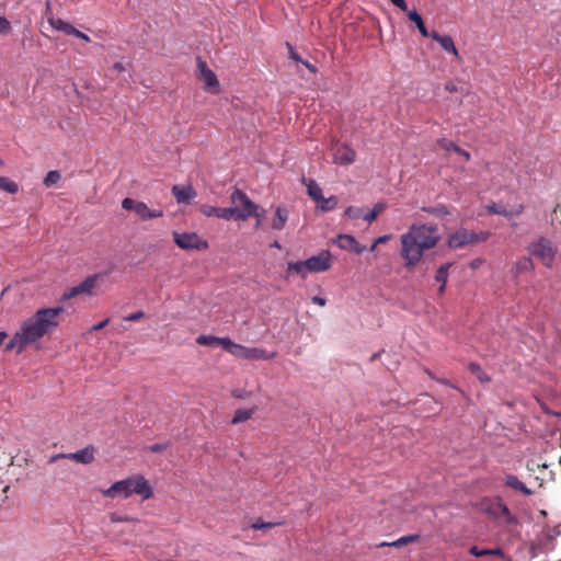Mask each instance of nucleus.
Masks as SVG:
<instances>
[{
    "instance_id": "nucleus-42",
    "label": "nucleus",
    "mask_w": 561,
    "mask_h": 561,
    "mask_svg": "<svg viewBox=\"0 0 561 561\" xmlns=\"http://www.w3.org/2000/svg\"><path fill=\"white\" fill-rule=\"evenodd\" d=\"M11 32V23L4 16H0V35H8Z\"/></svg>"
},
{
    "instance_id": "nucleus-23",
    "label": "nucleus",
    "mask_w": 561,
    "mask_h": 561,
    "mask_svg": "<svg viewBox=\"0 0 561 561\" xmlns=\"http://www.w3.org/2000/svg\"><path fill=\"white\" fill-rule=\"evenodd\" d=\"M288 220V210L283 206H277L272 220V229L283 230Z\"/></svg>"
},
{
    "instance_id": "nucleus-48",
    "label": "nucleus",
    "mask_w": 561,
    "mask_h": 561,
    "mask_svg": "<svg viewBox=\"0 0 561 561\" xmlns=\"http://www.w3.org/2000/svg\"><path fill=\"white\" fill-rule=\"evenodd\" d=\"M390 1L392 2L393 5H396L400 10L408 11V5H407L405 0H390Z\"/></svg>"
},
{
    "instance_id": "nucleus-51",
    "label": "nucleus",
    "mask_w": 561,
    "mask_h": 561,
    "mask_svg": "<svg viewBox=\"0 0 561 561\" xmlns=\"http://www.w3.org/2000/svg\"><path fill=\"white\" fill-rule=\"evenodd\" d=\"M265 214V209L261 208L259 205H256V209H255V214H252L251 217H255V218H260L262 219V217L264 216Z\"/></svg>"
},
{
    "instance_id": "nucleus-44",
    "label": "nucleus",
    "mask_w": 561,
    "mask_h": 561,
    "mask_svg": "<svg viewBox=\"0 0 561 561\" xmlns=\"http://www.w3.org/2000/svg\"><path fill=\"white\" fill-rule=\"evenodd\" d=\"M110 519L112 523L136 522V519L130 516H121L117 513L111 514Z\"/></svg>"
},
{
    "instance_id": "nucleus-62",
    "label": "nucleus",
    "mask_w": 561,
    "mask_h": 561,
    "mask_svg": "<svg viewBox=\"0 0 561 561\" xmlns=\"http://www.w3.org/2000/svg\"><path fill=\"white\" fill-rule=\"evenodd\" d=\"M262 226V219L256 218L255 228L259 229Z\"/></svg>"
},
{
    "instance_id": "nucleus-60",
    "label": "nucleus",
    "mask_w": 561,
    "mask_h": 561,
    "mask_svg": "<svg viewBox=\"0 0 561 561\" xmlns=\"http://www.w3.org/2000/svg\"><path fill=\"white\" fill-rule=\"evenodd\" d=\"M272 248H276V249H282V245L278 241H274L272 244H271Z\"/></svg>"
},
{
    "instance_id": "nucleus-6",
    "label": "nucleus",
    "mask_w": 561,
    "mask_h": 561,
    "mask_svg": "<svg viewBox=\"0 0 561 561\" xmlns=\"http://www.w3.org/2000/svg\"><path fill=\"white\" fill-rule=\"evenodd\" d=\"M228 344V353L237 358L249 360H266L275 357V353H268L262 347H247L231 341Z\"/></svg>"
},
{
    "instance_id": "nucleus-47",
    "label": "nucleus",
    "mask_w": 561,
    "mask_h": 561,
    "mask_svg": "<svg viewBox=\"0 0 561 561\" xmlns=\"http://www.w3.org/2000/svg\"><path fill=\"white\" fill-rule=\"evenodd\" d=\"M145 313L142 311H137L134 313H130L124 318L125 321H138L141 318H144Z\"/></svg>"
},
{
    "instance_id": "nucleus-4",
    "label": "nucleus",
    "mask_w": 561,
    "mask_h": 561,
    "mask_svg": "<svg viewBox=\"0 0 561 561\" xmlns=\"http://www.w3.org/2000/svg\"><path fill=\"white\" fill-rule=\"evenodd\" d=\"M529 256L537 259L546 268L552 270L559 256V248L551 239L539 237L527 245Z\"/></svg>"
},
{
    "instance_id": "nucleus-38",
    "label": "nucleus",
    "mask_w": 561,
    "mask_h": 561,
    "mask_svg": "<svg viewBox=\"0 0 561 561\" xmlns=\"http://www.w3.org/2000/svg\"><path fill=\"white\" fill-rule=\"evenodd\" d=\"M317 205L322 211H329L336 207L337 198L335 196H331L329 198L323 197L322 201H320V204Z\"/></svg>"
},
{
    "instance_id": "nucleus-41",
    "label": "nucleus",
    "mask_w": 561,
    "mask_h": 561,
    "mask_svg": "<svg viewBox=\"0 0 561 561\" xmlns=\"http://www.w3.org/2000/svg\"><path fill=\"white\" fill-rule=\"evenodd\" d=\"M345 216H347L348 218H352V219H357V218L362 217V209L358 207L348 206L345 209Z\"/></svg>"
},
{
    "instance_id": "nucleus-20",
    "label": "nucleus",
    "mask_w": 561,
    "mask_h": 561,
    "mask_svg": "<svg viewBox=\"0 0 561 561\" xmlns=\"http://www.w3.org/2000/svg\"><path fill=\"white\" fill-rule=\"evenodd\" d=\"M172 194L179 204L190 203L197 195L196 191L192 187V185H174L172 187Z\"/></svg>"
},
{
    "instance_id": "nucleus-59",
    "label": "nucleus",
    "mask_w": 561,
    "mask_h": 561,
    "mask_svg": "<svg viewBox=\"0 0 561 561\" xmlns=\"http://www.w3.org/2000/svg\"><path fill=\"white\" fill-rule=\"evenodd\" d=\"M7 336H8V334L5 332H0V346L2 345V343L4 342Z\"/></svg>"
},
{
    "instance_id": "nucleus-43",
    "label": "nucleus",
    "mask_w": 561,
    "mask_h": 561,
    "mask_svg": "<svg viewBox=\"0 0 561 561\" xmlns=\"http://www.w3.org/2000/svg\"><path fill=\"white\" fill-rule=\"evenodd\" d=\"M471 234H472V243L484 242L491 236L490 232H488V231H481L479 233H476V232L471 231Z\"/></svg>"
},
{
    "instance_id": "nucleus-53",
    "label": "nucleus",
    "mask_w": 561,
    "mask_h": 561,
    "mask_svg": "<svg viewBox=\"0 0 561 561\" xmlns=\"http://www.w3.org/2000/svg\"><path fill=\"white\" fill-rule=\"evenodd\" d=\"M76 33L77 34H75V36L80 38V39H83L84 42H90L91 41L90 37L87 34L82 33L81 31L77 30Z\"/></svg>"
},
{
    "instance_id": "nucleus-22",
    "label": "nucleus",
    "mask_w": 561,
    "mask_h": 561,
    "mask_svg": "<svg viewBox=\"0 0 561 561\" xmlns=\"http://www.w3.org/2000/svg\"><path fill=\"white\" fill-rule=\"evenodd\" d=\"M504 484L515 491L523 493L524 495H531L533 491L526 486L515 474H506L504 478Z\"/></svg>"
},
{
    "instance_id": "nucleus-52",
    "label": "nucleus",
    "mask_w": 561,
    "mask_h": 561,
    "mask_svg": "<svg viewBox=\"0 0 561 561\" xmlns=\"http://www.w3.org/2000/svg\"><path fill=\"white\" fill-rule=\"evenodd\" d=\"M289 46V56L291 59L296 60V61H302L299 57V55L293 49V47L288 44Z\"/></svg>"
},
{
    "instance_id": "nucleus-12",
    "label": "nucleus",
    "mask_w": 561,
    "mask_h": 561,
    "mask_svg": "<svg viewBox=\"0 0 561 561\" xmlns=\"http://www.w3.org/2000/svg\"><path fill=\"white\" fill-rule=\"evenodd\" d=\"M309 273L325 272L332 266L331 253L327 250L321 251L318 255H313L306 260Z\"/></svg>"
},
{
    "instance_id": "nucleus-21",
    "label": "nucleus",
    "mask_w": 561,
    "mask_h": 561,
    "mask_svg": "<svg viewBox=\"0 0 561 561\" xmlns=\"http://www.w3.org/2000/svg\"><path fill=\"white\" fill-rule=\"evenodd\" d=\"M197 344L204 346H221L225 351L228 352V344L231 340L229 337H217L214 335H199L196 339Z\"/></svg>"
},
{
    "instance_id": "nucleus-26",
    "label": "nucleus",
    "mask_w": 561,
    "mask_h": 561,
    "mask_svg": "<svg viewBox=\"0 0 561 561\" xmlns=\"http://www.w3.org/2000/svg\"><path fill=\"white\" fill-rule=\"evenodd\" d=\"M420 535L419 534H414V535H408V536H402L400 537L399 539L392 541V542H380L378 545L379 548H382V547H394V548H401L408 543H412V542H415L420 539Z\"/></svg>"
},
{
    "instance_id": "nucleus-14",
    "label": "nucleus",
    "mask_w": 561,
    "mask_h": 561,
    "mask_svg": "<svg viewBox=\"0 0 561 561\" xmlns=\"http://www.w3.org/2000/svg\"><path fill=\"white\" fill-rule=\"evenodd\" d=\"M431 38L433 41L437 42L446 53L455 56V58L457 60H461V56L459 55V51H458V49L454 43V39L450 35H442L436 31H432Z\"/></svg>"
},
{
    "instance_id": "nucleus-24",
    "label": "nucleus",
    "mask_w": 561,
    "mask_h": 561,
    "mask_svg": "<svg viewBox=\"0 0 561 561\" xmlns=\"http://www.w3.org/2000/svg\"><path fill=\"white\" fill-rule=\"evenodd\" d=\"M48 23L56 31L62 32L67 35L77 34V28L72 26L70 23L62 21L61 19H55L54 16H48Z\"/></svg>"
},
{
    "instance_id": "nucleus-9",
    "label": "nucleus",
    "mask_w": 561,
    "mask_h": 561,
    "mask_svg": "<svg viewBox=\"0 0 561 561\" xmlns=\"http://www.w3.org/2000/svg\"><path fill=\"white\" fill-rule=\"evenodd\" d=\"M197 77L204 83V89L210 93L219 92V80L216 73L207 66V62L202 57L196 58Z\"/></svg>"
},
{
    "instance_id": "nucleus-36",
    "label": "nucleus",
    "mask_w": 561,
    "mask_h": 561,
    "mask_svg": "<svg viewBox=\"0 0 561 561\" xmlns=\"http://www.w3.org/2000/svg\"><path fill=\"white\" fill-rule=\"evenodd\" d=\"M385 208H386L385 203H377L369 213H367L366 215L363 216L364 220H366L369 224L375 221L377 219V217L379 216V214L381 211H383Z\"/></svg>"
},
{
    "instance_id": "nucleus-15",
    "label": "nucleus",
    "mask_w": 561,
    "mask_h": 561,
    "mask_svg": "<svg viewBox=\"0 0 561 561\" xmlns=\"http://www.w3.org/2000/svg\"><path fill=\"white\" fill-rule=\"evenodd\" d=\"M470 243H472V234L467 229H459L448 238V247L451 249H461Z\"/></svg>"
},
{
    "instance_id": "nucleus-49",
    "label": "nucleus",
    "mask_w": 561,
    "mask_h": 561,
    "mask_svg": "<svg viewBox=\"0 0 561 561\" xmlns=\"http://www.w3.org/2000/svg\"><path fill=\"white\" fill-rule=\"evenodd\" d=\"M391 239V234H385L374 240V245L382 244Z\"/></svg>"
},
{
    "instance_id": "nucleus-32",
    "label": "nucleus",
    "mask_w": 561,
    "mask_h": 561,
    "mask_svg": "<svg viewBox=\"0 0 561 561\" xmlns=\"http://www.w3.org/2000/svg\"><path fill=\"white\" fill-rule=\"evenodd\" d=\"M468 369L479 379L480 382H491V377L482 370L480 365L476 363H470L468 365Z\"/></svg>"
},
{
    "instance_id": "nucleus-10",
    "label": "nucleus",
    "mask_w": 561,
    "mask_h": 561,
    "mask_svg": "<svg viewBox=\"0 0 561 561\" xmlns=\"http://www.w3.org/2000/svg\"><path fill=\"white\" fill-rule=\"evenodd\" d=\"M99 277H100L99 274H93V275L88 276L79 285L70 287L67 290H65L60 300L67 301L78 295H92V291L96 285Z\"/></svg>"
},
{
    "instance_id": "nucleus-19",
    "label": "nucleus",
    "mask_w": 561,
    "mask_h": 561,
    "mask_svg": "<svg viewBox=\"0 0 561 561\" xmlns=\"http://www.w3.org/2000/svg\"><path fill=\"white\" fill-rule=\"evenodd\" d=\"M334 242L340 249L353 251L356 254H359L365 250V247L360 245L356 239L350 234H340Z\"/></svg>"
},
{
    "instance_id": "nucleus-39",
    "label": "nucleus",
    "mask_w": 561,
    "mask_h": 561,
    "mask_svg": "<svg viewBox=\"0 0 561 561\" xmlns=\"http://www.w3.org/2000/svg\"><path fill=\"white\" fill-rule=\"evenodd\" d=\"M60 178L61 175L58 171H49L44 179V185L50 187L58 183L60 181Z\"/></svg>"
},
{
    "instance_id": "nucleus-54",
    "label": "nucleus",
    "mask_w": 561,
    "mask_h": 561,
    "mask_svg": "<svg viewBox=\"0 0 561 561\" xmlns=\"http://www.w3.org/2000/svg\"><path fill=\"white\" fill-rule=\"evenodd\" d=\"M312 302L316 304V305H319V306H324L325 305V299L322 298V297H319V296H314L312 298Z\"/></svg>"
},
{
    "instance_id": "nucleus-33",
    "label": "nucleus",
    "mask_w": 561,
    "mask_h": 561,
    "mask_svg": "<svg viewBox=\"0 0 561 561\" xmlns=\"http://www.w3.org/2000/svg\"><path fill=\"white\" fill-rule=\"evenodd\" d=\"M216 217L222 218L226 220H230V219L238 220L237 207H227V208L217 207Z\"/></svg>"
},
{
    "instance_id": "nucleus-50",
    "label": "nucleus",
    "mask_w": 561,
    "mask_h": 561,
    "mask_svg": "<svg viewBox=\"0 0 561 561\" xmlns=\"http://www.w3.org/2000/svg\"><path fill=\"white\" fill-rule=\"evenodd\" d=\"M110 322L108 319H105L101 322H99L98 324L93 325L91 328V331H99V330H102L103 328H105L107 325V323Z\"/></svg>"
},
{
    "instance_id": "nucleus-8",
    "label": "nucleus",
    "mask_w": 561,
    "mask_h": 561,
    "mask_svg": "<svg viewBox=\"0 0 561 561\" xmlns=\"http://www.w3.org/2000/svg\"><path fill=\"white\" fill-rule=\"evenodd\" d=\"M231 204L237 207L238 220H247L252 214H255L256 204L239 188H236L230 195Z\"/></svg>"
},
{
    "instance_id": "nucleus-40",
    "label": "nucleus",
    "mask_w": 561,
    "mask_h": 561,
    "mask_svg": "<svg viewBox=\"0 0 561 561\" xmlns=\"http://www.w3.org/2000/svg\"><path fill=\"white\" fill-rule=\"evenodd\" d=\"M199 211L206 217H216L217 207L210 205H201Z\"/></svg>"
},
{
    "instance_id": "nucleus-17",
    "label": "nucleus",
    "mask_w": 561,
    "mask_h": 561,
    "mask_svg": "<svg viewBox=\"0 0 561 561\" xmlns=\"http://www.w3.org/2000/svg\"><path fill=\"white\" fill-rule=\"evenodd\" d=\"M356 152L347 145H341L333 154L334 163L347 165L355 161Z\"/></svg>"
},
{
    "instance_id": "nucleus-29",
    "label": "nucleus",
    "mask_w": 561,
    "mask_h": 561,
    "mask_svg": "<svg viewBox=\"0 0 561 561\" xmlns=\"http://www.w3.org/2000/svg\"><path fill=\"white\" fill-rule=\"evenodd\" d=\"M305 184L308 188V195L316 202V204H320V201L324 197L322 194V190L313 180H305Z\"/></svg>"
},
{
    "instance_id": "nucleus-57",
    "label": "nucleus",
    "mask_w": 561,
    "mask_h": 561,
    "mask_svg": "<svg viewBox=\"0 0 561 561\" xmlns=\"http://www.w3.org/2000/svg\"><path fill=\"white\" fill-rule=\"evenodd\" d=\"M45 15H46L47 19H48V16H53L51 8H50V2L49 1L46 2Z\"/></svg>"
},
{
    "instance_id": "nucleus-64",
    "label": "nucleus",
    "mask_w": 561,
    "mask_h": 561,
    "mask_svg": "<svg viewBox=\"0 0 561 561\" xmlns=\"http://www.w3.org/2000/svg\"><path fill=\"white\" fill-rule=\"evenodd\" d=\"M377 245H374V243L370 245L369 251H374Z\"/></svg>"
},
{
    "instance_id": "nucleus-5",
    "label": "nucleus",
    "mask_w": 561,
    "mask_h": 561,
    "mask_svg": "<svg viewBox=\"0 0 561 561\" xmlns=\"http://www.w3.org/2000/svg\"><path fill=\"white\" fill-rule=\"evenodd\" d=\"M481 510L493 519L503 518V523L506 525L518 523L517 517L511 513L508 506L500 497L482 500Z\"/></svg>"
},
{
    "instance_id": "nucleus-56",
    "label": "nucleus",
    "mask_w": 561,
    "mask_h": 561,
    "mask_svg": "<svg viewBox=\"0 0 561 561\" xmlns=\"http://www.w3.org/2000/svg\"><path fill=\"white\" fill-rule=\"evenodd\" d=\"M113 68L118 72L125 71V67L122 62H115Z\"/></svg>"
},
{
    "instance_id": "nucleus-34",
    "label": "nucleus",
    "mask_w": 561,
    "mask_h": 561,
    "mask_svg": "<svg viewBox=\"0 0 561 561\" xmlns=\"http://www.w3.org/2000/svg\"><path fill=\"white\" fill-rule=\"evenodd\" d=\"M0 190L9 194H16L19 192V185L7 176H0Z\"/></svg>"
},
{
    "instance_id": "nucleus-45",
    "label": "nucleus",
    "mask_w": 561,
    "mask_h": 561,
    "mask_svg": "<svg viewBox=\"0 0 561 561\" xmlns=\"http://www.w3.org/2000/svg\"><path fill=\"white\" fill-rule=\"evenodd\" d=\"M423 210L430 213V214H435V215H447L449 214V211L447 210V208L445 206H437V207H430V208H423Z\"/></svg>"
},
{
    "instance_id": "nucleus-2",
    "label": "nucleus",
    "mask_w": 561,
    "mask_h": 561,
    "mask_svg": "<svg viewBox=\"0 0 561 561\" xmlns=\"http://www.w3.org/2000/svg\"><path fill=\"white\" fill-rule=\"evenodd\" d=\"M438 227L428 224H413L400 237V255L404 267L413 268L417 265L426 251L435 248L439 242Z\"/></svg>"
},
{
    "instance_id": "nucleus-13",
    "label": "nucleus",
    "mask_w": 561,
    "mask_h": 561,
    "mask_svg": "<svg viewBox=\"0 0 561 561\" xmlns=\"http://www.w3.org/2000/svg\"><path fill=\"white\" fill-rule=\"evenodd\" d=\"M535 271V263L530 256H522L518 260H516L510 270L511 276L514 282H517L519 276L534 272Z\"/></svg>"
},
{
    "instance_id": "nucleus-58",
    "label": "nucleus",
    "mask_w": 561,
    "mask_h": 561,
    "mask_svg": "<svg viewBox=\"0 0 561 561\" xmlns=\"http://www.w3.org/2000/svg\"><path fill=\"white\" fill-rule=\"evenodd\" d=\"M311 72H316V67L308 61H301Z\"/></svg>"
},
{
    "instance_id": "nucleus-35",
    "label": "nucleus",
    "mask_w": 561,
    "mask_h": 561,
    "mask_svg": "<svg viewBox=\"0 0 561 561\" xmlns=\"http://www.w3.org/2000/svg\"><path fill=\"white\" fill-rule=\"evenodd\" d=\"M287 272L288 273H297L299 275H301L302 277L306 276L308 272V268H307V265H306V261H299V262H289L287 264Z\"/></svg>"
},
{
    "instance_id": "nucleus-61",
    "label": "nucleus",
    "mask_w": 561,
    "mask_h": 561,
    "mask_svg": "<svg viewBox=\"0 0 561 561\" xmlns=\"http://www.w3.org/2000/svg\"><path fill=\"white\" fill-rule=\"evenodd\" d=\"M437 381L440 382V383H444V385L453 387L451 383L448 380H446V379H437Z\"/></svg>"
},
{
    "instance_id": "nucleus-63",
    "label": "nucleus",
    "mask_w": 561,
    "mask_h": 561,
    "mask_svg": "<svg viewBox=\"0 0 561 561\" xmlns=\"http://www.w3.org/2000/svg\"><path fill=\"white\" fill-rule=\"evenodd\" d=\"M378 357V354H374L370 358V360H375Z\"/></svg>"
},
{
    "instance_id": "nucleus-16",
    "label": "nucleus",
    "mask_w": 561,
    "mask_h": 561,
    "mask_svg": "<svg viewBox=\"0 0 561 561\" xmlns=\"http://www.w3.org/2000/svg\"><path fill=\"white\" fill-rule=\"evenodd\" d=\"M57 458H69L71 460H75L77 462L89 465L94 460V448L89 446L83 449H80L76 453H71L69 455H58L53 458V460Z\"/></svg>"
},
{
    "instance_id": "nucleus-7",
    "label": "nucleus",
    "mask_w": 561,
    "mask_h": 561,
    "mask_svg": "<svg viewBox=\"0 0 561 561\" xmlns=\"http://www.w3.org/2000/svg\"><path fill=\"white\" fill-rule=\"evenodd\" d=\"M122 207L125 210L134 211L140 220H150L163 216L161 208H150L146 203L130 197L122 201Z\"/></svg>"
},
{
    "instance_id": "nucleus-25",
    "label": "nucleus",
    "mask_w": 561,
    "mask_h": 561,
    "mask_svg": "<svg viewBox=\"0 0 561 561\" xmlns=\"http://www.w3.org/2000/svg\"><path fill=\"white\" fill-rule=\"evenodd\" d=\"M437 146L446 151L453 150L454 152L458 153L459 156L463 157L466 161L470 160V153L460 147H458L455 142L446 139L440 138L437 140Z\"/></svg>"
},
{
    "instance_id": "nucleus-11",
    "label": "nucleus",
    "mask_w": 561,
    "mask_h": 561,
    "mask_svg": "<svg viewBox=\"0 0 561 561\" xmlns=\"http://www.w3.org/2000/svg\"><path fill=\"white\" fill-rule=\"evenodd\" d=\"M173 239L175 244L184 250H205L208 248V243L205 240H202L196 233H173Z\"/></svg>"
},
{
    "instance_id": "nucleus-18",
    "label": "nucleus",
    "mask_w": 561,
    "mask_h": 561,
    "mask_svg": "<svg viewBox=\"0 0 561 561\" xmlns=\"http://www.w3.org/2000/svg\"><path fill=\"white\" fill-rule=\"evenodd\" d=\"M485 209L489 214H496L506 218H512L514 216H519L523 213L524 207L523 205H517L511 209H507L504 205L491 203L485 206Z\"/></svg>"
},
{
    "instance_id": "nucleus-28",
    "label": "nucleus",
    "mask_w": 561,
    "mask_h": 561,
    "mask_svg": "<svg viewBox=\"0 0 561 561\" xmlns=\"http://www.w3.org/2000/svg\"><path fill=\"white\" fill-rule=\"evenodd\" d=\"M469 553L471 556H474V557H486V556H492V557H499V558H504V552L502 549L500 548H495V549H480L479 547L477 546H472L470 549H469Z\"/></svg>"
},
{
    "instance_id": "nucleus-30",
    "label": "nucleus",
    "mask_w": 561,
    "mask_h": 561,
    "mask_svg": "<svg viewBox=\"0 0 561 561\" xmlns=\"http://www.w3.org/2000/svg\"><path fill=\"white\" fill-rule=\"evenodd\" d=\"M450 267V264H444L442 265L435 274L436 282L440 283V286L438 288V294L442 295L445 291V286L448 278V270Z\"/></svg>"
},
{
    "instance_id": "nucleus-27",
    "label": "nucleus",
    "mask_w": 561,
    "mask_h": 561,
    "mask_svg": "<svg viewBox=\"0 0 561 561\" xmlns=\"http://www.w3.org/2000/svg\"><path fill=\"white\" fill-rule=\"evenodd\" d=\"M408 18L415 24L422 36L431 37V32L427 31L422 16L416 12V10L408 11Z\"/></svg>"
},
{
    "instance_id": "nucleus-37",
    "label": "nucleus",
    "mask_w": 561,
    "mask_h": 561,
    "mask_svg": "<svg viewBox=\"0 0 561 561\" xmlns=\"http://www.w3.org/2000/svg\"><path fill=\"white\" fill-rule=\"evenodd\" d=\"M283 524V522L265 523L261 518H257L254 523L251 524V528L254 530H266Z\"/></svg>"
},
{
    "instance_id": "nucleus-1",
    "label": "nucleus",
    "mask_w": 561,
    "mask_h": 561,
    "mask_svg": "<svg viewBox=\"0 0 561 561\" xmlns=\"http://www.w3.org/2000/svg\"><path fill=\"white\" fill-rule=\"evenodd\" d=\"M62 307L41 308L32 317L25 319L5 346V351L21 354L26 346L38 342L46 334L53 333L59 325Z\"/></svg>"
},
{
    "instance_id": "nucleus-31",
    "label": "nucleus",
    "mask_w": 561,
    "mask_h": 561,
    "mask_svg": "<svg viewBox=\"0 0 561 561\" xmlns=\"http://www.w3.org/2000/svg\"><path fill=\"white\" fill-rule=\"evenodd\" d=\"M256 408L251 409H238L231 420L232 424H238L248 421L255 413Z\"/></svg>"
},
{
    "instance_id": "nucleus-3",
    "label": "nucleus",
    "mask_w": 561,
    "mask_h": 561,
    "mask_svg": "<svg viewBox=\"0 0 561 561\" xmlns=\"http://www.w3.org/2000/svg\"><path fill=\"white\" fill-rule=\"evenodd\" d=\"M100 492L103 496L110 499H127L133 494L141 495L144 500H148L153 496V491L148 480L140 474L117 481L113 483L108 489H103Z\"/></svg>"
},
{
    "instance_id": "nucleus-55",
    "label": "nucleus",
    "mask_w": 561,
    "mask_h": 561,
    "mask_svg": "<svg viewBox=\"0 0 561 561\" xmlns=\"http://www.w3.org/2000/svg\"><path fill=\"white\" fill-rule=\"evenodd\" d=\"M445 89H446L448 92H450V93H453V92H456V91H457V87H456V84H455V83H453V82H447V83L445 84Z\"/></svg>"
},
{
    "instance_id": "nucleus-46",
    "label": "nucleus",
    "mask_w": 561,
    "mask_h": 561,
    "mask_svg": "<svg viewBox=\"0 0 561 561\" xmlns=\"http://www.w3.org/2000/svg\"><path fill=\"white\" fill-rule=\"evenodd\" d=\"M170 444L169 443H163V444H153V445H150L148 447V449L151 451V453H161V451H164L169 448Z\"/></svg>"
}]
</instances>
